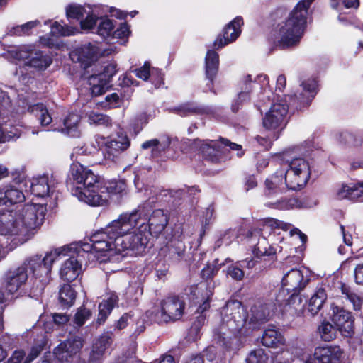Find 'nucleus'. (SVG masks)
<instances>
[{"instance_id": "f257e3e1", "label": "nucleus", "mask_w": 363, "mask_h": 363, "mask_svg": "<svg viewBox=\"0 0 363 363\" xmlns=\"http://www.w3.org/2000/svg\"><path fill=\"white\" fill-rule=\"evenodd\" d=\"M169 216L163 210H155L147 219L144 210L121 214L93 237L96 249L104 250L113 245L114 260L121 262L126 250L140 252L147 243L150 233L160 234L167 226Z\"/></svg>"}, {"instance_id": "f03ea898", "label": "nucleus", "mask_w": 363, "mask_h": 363, "mask_svg": "<svg viewBox=\"0 0 363 363\" xmlns=\"http://www.w3.org/2000/svg\"><path fill=\"white\" fill-rule=\"evenodd\" d=\"M269 314L266 304L255 305L247 314L241 302L228 301L220 311L221 324L214 330V340L226 349H235L240 345V338L267 320Z\"/></svg>"}, {"instance_id": "7ed1b4c3", "label": "nucleus", "mask_w": 363, "mask_h": 363, "mask_svg": "<svg viewBox=\"0 0 363 363\" xmlns=\"http://www.w3.org/2000/svg\"><path fill=\"white\" fill-rule=\"evenodd\" d=\"M71 175L72 195L91 206L106 205L113 195L123 192L125 188L122 181H101L99 176L80 164L72 167Z\"/></svg>"}, {"instance_id": "20e7f679", "label": "nucleus", "mask_w": 363, "mask_h": 363, "mask_svg": "<svg viewBox=\"0 0 363 363\" xmlns=\"http://www.w3.org/2000/svg\"><path fill=\"white\" fill-rule=\"evenodd\" d=\"M46 208L30 203L16 206L0 213V235L12 238L17 243L29 240L43 224Z\"/></svg>"}, {"instance_id": "39448f33", "label": "nucleus", "mask_w": 363, "mask_h": 363, "mask_svg": "<svg viewBox=\"0 0 363 363\" xmlns=\"http://www.w3.org/2000/svg\"><path fill=\"white\" fill-rule=\"evenodd\" d=\"M98 232L91 236L90 242H81L78 245L61 247L65 250L57 257L54 262L61 256H69L60 268V275L62 279L67 281L74 280L82 272V258L85 257L88 259L89 262H94V261H98L100 263L104 262L106 264L104 269L118 270L117 267L111 269L108 267V264L111 262H119L114 260L116 253L113 245H111L106 249L101 250L95 248L92 238Z\"/></svg>"}, {"instance_id": "423d86ee", "label": "nucleus", "mask_w": 363, "mask_h": 363, "mask_svg": "<svg viewBox=\"0 0 363 363\" xmlns=\"http://www.w3.org/2000/svg\"><path fill=\"white\" fill-rule=\"evenodd\" d=\"M315 0H300L290 11L284 21L277 26V39L279 45L289 48L298 45L307 25L308 9ZM333 7L341 2L346 8H357L359 0H330Z\"/></svg>"}, {"instance_id": "0eeeda50", "label": "nucleus", "mask_w": 363, "mask_h": 363, "mask_svg": "<svg viewBox=\"0 0 363 363\" xmlns=\"http://www.w3.org/2000/svg\"><path fill=\"white\" fill-rule=\"evenodd\" d=\"M65 249L57 248L47 253L43 259L36 255L26 259L21 266L6 272L4 286L6 293L14 295L21 289L28 279V272L40 281L45 283L49 280L52 265L57 257Z\"/></svg>"}, {"instance_id": "6e6552de", "label": "nucleus", "mask_w": 363, "mask_h": 363, "mask_svg": "<svg viewBox=\"0 0 363 363\" xmlns=\"http://www.w3.org/2000/svg\"><path fill=\"white\" fill-rule=\"evenodd\" d=\"M285 179L289 189L300 190L311 178L312 164L310 160L303 157H296L284 164Z\"/></svg>"}, {"instance_id": "1a4fd4ad", "label": "nucleus", "mask_w": 363, "mask_h": 363, "mask_svg": "<svg viewBox=\"0 0 363 363\" xmlns=\"http://www.w3.org/2000/svg\"><path fill=\"white\" fill-rule=\"evenodd\" d=\"M185 310V303L179 296L168 297L160 303V308L148 311L146 315L151 321L158 323L176 321L182 318Z\"/></svg>"}, {"instance_id": "9d476101", "label": "nucleus", "mask_w": 363, "mask_h": 363, "mask_svg": "<svg viewBox=\"0 0 363 363\" xmlns=\"http://www.w3.org/2000/svg\"><path fill=\"white\" fill-rule=\"evenodd\" d=\"M199 151L203 156L213 162H217L220 160V155L229 147L230 150L238 151L237 155L241 157L244 152L242 147L236 143H230L228 140L222 138L220 141L203 140L199 141Z\"/></svg>"}, {"instance_id": "9b49d317", "label": "nucleus", "mask_w": 363, "mask_h": 363, "mask_svg": "<svg viewBox=\"0 0 363 363\" xmlns=\"http://www.w3.org/2000/svg\"><path fill=\"white\" fill-rule=\"evenodd\" d=\"M311 272L305 267L293 268L286 272L282 279V290L291 292V297L306 287L311 279Z\"/></svg>"}, {"instance_id": "f8f14e48", "label": "nucleus", "mask_w": 363, "mask_h": 363, "mask_svg": "<svg viewBox=\"0 0 363 363\" xmlns=\"http://www.w3.org/2000/svg\"><path fill=\"white\" fill-rule=\"evenodd\" d=\"M96 142L99 147L104 146V157L108 160H113L130 145L128 138L123 133H119L111 138L97 137Z\"/></svg>"}, {"instance_id": "ddd939ff", "label": "nucleus", "mask_w": 363, "mask_h": 363, "mask_svg": "<svg viewBox=\"0 0 363 363\" xmlns=\"http://www.w3.org/2000/svg\"><path fill=\"white\" fill-rule=\"evenodd\" d=\"M10 52L14 59L25 60L26 65L35 68L46 69L52 63V59L49 56L43 55L30 46L13 48Z\"/></svg>"}, {"instance_id": "4468645a", "label": "nucleus", "mask_w": 363, "mask_h": 363, "mask_svg": "<svg viewBox=\"0 0 363 363\" xmlns=\"http://www.w3.org/2000/svg\"><path fill=\"white\" fill-rule=\"evenodd\" d=\"M289 105L283 99H277L272 103L269 110L263 118V125L269 130L282 128L286 123Z\"/></svg>"}, {"instance_id": "2eb2a0df", "label": "nucleus", "mask_w": 363, "mask_h": 363, "mask_svg": "<svg viewBox=\"0 0 363 363\" xmlns=\"http://www.w3.org/2000/svg\"><path fill=\"white\" fill-rule=\"evenodd\" d=\"M103 55L98 43H88L77 48L70 53L74 62H79L84 69L91 66Z\"/></svg>"}, {"instance_id": "dca6fc26", "label": "nucleus", "mask_w": 363, "mask_h": 363, "mask_svg": "<svg viewBox=\"0 0 363 363\" xmlns=\"http://www.w3.org/2000/svg\"><path fill=\"white\" fill-rule=\"evenodd\" d=\"M190 299L199 305V313H203L210 307V301L213 296V287L207 281L191 286L188 289Z\"/></svg>"}, {"instance_id": "f3484780", "label": "nucleus", "mask_w": 363, "mask_h": 363, "mask_svg": "<svg viewBox=\"0 0 363 363\" xmlns=\"http://www.w3.org/2000/svg\"><path fill=\"white\" fill-rule=\"evenodd\" d=\"M330 319L337 329L344 336H350L354 329V318L351 313L343 308L331 304Z\"/></svg>"}, {"instance_id": "a211bd4d", "label": "nucleus", "mask_w": 363, "mask_h": 363, "mask_svg": "<svg viewBox=\"0 0 363 363\" xmlns=\"http://www.w3.org/2000/svg\"><path fill=\"white\" fill-rule=\"evenodd\" d=\"M341 356V350L337 346H320L315 349L313 359L305 363H340Z\"/></svg>"}, {"instance_id": "6ab92c4d", "label": "nucleus", "mask_w": 363, "mask_h": 363, "mask_svg": "<svg viewBox=\"0 0 363 363\" xmlns=\"http://www.w3.org/2000/svg\"><path fill=\"white\" fill-rule=\"evenodd\" d=\"M317 204L315 199L303 197L301 199L296 198H280L276 201H268L266 205L276 209L289 210L292 208H311Z\"/></svg>"}, {"instance_id": "aec40b11", "label": "nucleus", "mask_w": 363, "mask_h": 363, "mask_svg": "<svg viewBox=\"0 0 363 363\" xmlns=\"http://www.w3.org/2000/svg\"><path fill=\"white\" fill-rule=\"evenodd\" d=\"M243 24L242 18H235L223 30V37L218 36L214 41V47L219 49L235 41L241 33V26Z\"/></svg>"}, {"instance_id": "412c9836", "label": "nucleus", "mask_w": 363, "mask_h": 363, "mask_svg": "<svg viewBox=\"0 0 363 363\" xmlns=\"http://www.w3.org/2000/svg\"><path fill=\"white\" fill-rule=\"evenodd\" d=\"M238 87L240 91L232 104L233 111H237L244 104H247L250 101V93L252 88L251 75L243 74L240 77L238 82Z\"/></svg>"}, {"instance_id": "4be33fe9", "label": "nucleus", "mask_w": 363, "mask_h": 363, "mask_svg": "<svg viewBox=\"0 0 363 363\" xmlns=\"http://www.w3.org/2000/svg\"><path fill=\"white\" fill-rule=\"evenodd\" d=\"M177 143V138L162 135L158 139L155 138L144 142L141 147L144 150L151 149L152 156L156 157L165 152L170 146L174 147Z\"/></svg>"}, {"instance_id": "5701e85b", "label": "nucleus", "mask_w": 363, "mask_h": 363, "mask_svg": "<svg viewBox=\"0 0 363 363\" xmlns=\"http://www.w3.org/2000/svg\"><path fill=\"white\" fill-rule=\"evenodd\" d=\"M135 325L134 333L139 335L145 330L144 320L135 313L130 312L125 313L116 322L115 329L121 330L125 329L129 325Z\"/></svg>"}, {"instance_id": "b1692460", "label": "nucleus", "mask_w": 363, "mask_h": 363, "mask_svg": "<svg viewBox=\"0 0 363 363\" xmlns=\"http://www.w3.org/2000/svg\"><path fill=\"white\" fill-rule=\"evenodd\" d=\"M285 169L284 167L277 171L275 174L269 177L266 180V187L267 189V194L270 195L273 192L279 193L289 189L285 179Z\"/></svg>"}, {"instance_id": "393cba45", "label": "nucleus", "mask_w": 363, "mask_h": 363, "mask_svg": "<svg viewBox=\"0 0 363 363\" xmlns=\"http://www.w3.org/2000/svg\"><path fill=\"white\" fill-rule=\"evenodd\" d=\"M286 340L283 335L275 328L264 330L262 336V344L267 347L283 348Z\"/></svg>"}, {"instance_id": "a878e982", "label": "nucleus", "mask_w": 363, "mask_h": 363, "mask_svg": "<svg viewBox=\"0 0 363 363\" xmlns=\"http://www.w3.org/2000/svg\"><path fill=\"white\" fill-rule=\"evenodd\" d=\"M317 82L314 79H308L302 82L298 95H295L296 100L301 105H308L316 94Z\"/></svg>"}, {"instance_id": "bb28decb", "label": "nucleus", "mask_w": 363, "mask_h": 363, "mask_svg": "<svg viewBox=\"0 0 363 363\" xmlns=\"http://www.w3.org/2000/svg\"><path fill=\"white\" fill-rule=\"evenodd\" d=\"M336 196L339 199H348L356 200L363 196V182L356 184H342L336 190Z\"/></svg>"}, {"instance_id": "cd10ccee", "label": "nucleus", "mask_w": 363, "mask_h": 363, "mask_svg": "<svg viewBox=\"0 0 363 363\" xmlns=\"http://www.w3.org/2000/svg\"><path fill=\"white\" fill-rule=\"evenodd\" d=\"M87 83L92 96H96L105 93L108 88L109 82L102 74H93L87 78Z\"/></svg>"}, {"instance_id": "c85d7f7f", "label": "nucleus", "mask_w": 363, "mask_h": 363, "mask_svg": "<svg viewBox=\"0 0 363 363\" xmlns=\"http://www.w3.org/2000/svg\"><path fill=\"white\" fill-rule=\"evenodd\" d=\"M30 189L32 194L36 197L45 198L49 196L52 191L49 177L44 175L33 179L30 184Z\"/></svg>"}, {"instance_id": "c756f323", "label": "nucleus", "mask_w": 363, "mask_h": 363, "mask_svg": "<svg viewBox=\"0 0 363 363\" xmlns=\"http://www.w3.org/2000/svg\"><path fill=\"white\" fill-rule=\"evenodd\" d=\"M111 344V338L108 335L101 336L94 343L88 363H101V358L106 348Z\"/></svg>"}, {"instance_id": "7c9ffc66", "label": "nucleus", "mask_w": 363, "mask_h": 363, "mask_svg": "<svg viewBox=\"0 0 363 363\" xmlns=\"http://www.w3.org/2000/svg\"><path fill=\"white\" fill-rule=\"evenodd\" d=\"M118 301V296L111 293L107 298H104L99 305V315L97 321L99 324L104 323L111 313L114 306Z\"/></svg>"}, {"instance_id": "2f4dec72", "label": "nucleus", "mask_w": 363, "mask_h": 363, "mask_svg": "<svg viewBox=\"0 0 363 363\" xmlns=\"http://www.w3.org/2000/svg\"><path fill=\"white\" fill-rule=\"evenodd\" d=\"M328 296L323 288L317 289L308 301V311L312 315H316L323 308Z\"/></svg>"}, {"instance_id": "473e14b6", "label": "nucleus", "mask_w": 363, "mask_h": 363, "mask_svg": "<svg viewBox=\"0 0 363 363\" xmlns=\"http://www.w3.org/2000/svg\"><path fill=\"white\" fill-rule=\"evenodd\" d=\"M79 121V115L74 113H69L64 119V128L59 130L62 133L68 135L71 137H77L79 135V131L78 128Z\"/></svg>"}, {"instance_id": "72a5a7b5", "label": "nucleus", "mask_w": 363, "mask_h": 363, "mask_svg": "<svg viewBox=\"0 0 363 363\" xmlns=\"http://www.w3.org/2000/svg\"><path fill=\"white\" fill-rule=\"evenodd\" d=\"M6 113L1 118V130L2 132V143L18 138L21 135V130L13 125L10 120L4 121Z\"/></svg>"}, {"instance_id": "f704fd0d", "label": "nucleus", "mask_w": 363, "mask_h": 363, "mask_svg": "<svg viewBox=\"0 0 363 363\" xmlns=\"http://www.w3.org/2000/svg\"><path fill=\"white\" fill-rule=\"evenodd\" d=\"M28 110L38 118L40 125L43 127L48 126L52 121L48 110L43 104L38 103L29 106Z\"/></svg>"}, {"instance_id": "c9c22d12", "label": "nucleus", "mask_w": 363, "mask_h": 363, "mask_svg": "<svg viewBox=\"0 0 363 363\" xmlns=\"http://www.w3.org/2000/svg\"><path fill=\"white\" fill-rule=\"evenodd\" d=\"M205 61L206 76L212 82L218 69V54L213 50H208L206 53Z\"/></svg>"}, {"instance_id": "e433bc0d", "label": "nucleus", "mask_w": 363, "mask_h": 363, "mask_svg": "<svg viewBox=\"0 0 363 363\" xmlns=\"http://www.w3.org/2000/svg\"><path fill=\"white\" fill-rule=\"evenodd\" d=\"M277 252V249L273 246L269 245L267 240L264 237L259 238L257 245L252 250L254 256L259 259L264 256H274Z\"/></svg>"}, {"instance_id": "4c0bfd02", "label": "nucleus", "mask_w": 363, "mask_h": 363, "mask_svg": "<svg viewBox=\"0 0 363 363\" xmlns=\"http://www.w3.org/2000/svg\"><path fill=\"white\" fill-rule=\"evenodd\" d=\"M76 291L69 284H64L59 292L60 303L62 306H72L76 299Z\"/></svg>"}, {"instance_id": "58836bf2", "label": "nucleus", "mask_w": 363, "mask_h": 363, "mask_svg": "<svg viewBox=\"0 0 363 363\" xmlns=\"http://www.w3.org/2000/svg\"><path fill=\"white\" fill-rule=\"evenodd\" d=\"M23 193L11 185L5 186V205L15 204L23 201Z\"/></svg>"}, {"instance_id": "ea45409f", "label": "nucleus", "mask_w": 363, "mask_h": 363, "mask_svg": "<svg viewBox=\"0 0 363 363\" xmlns=\"http://www.w3.org/2000/svg\"><path fill=\"white\" fill-rule=\"evenodd\" d=\"M290 228L291 225L289 223L272 218H269L263 221L262 230L264 231V233H270L271 231H274V233H276V230H278L287 231L288 230L290 229Z\"/></svg>"}, {"instance_id": "a19ab883", "label": "nucleus", "mask_w": 363, "mask_h": 363, "mask_svg": "<svg viewBox=\"0 0 363 363\" xmlns=\"http://www.w3.org/2000/svg\"><path fill=\"white\" fill-rule=\"evenodd\" d=\"M84 114L85 117L87 118V121L89 124L104 125L106 127L111 125V118L102 113L91 110L86 111Z\"/></svg>"}, {"instance_id": "79ce46f5", "label": "nucleus", "mask_w": 363, "mask_h": 363, "mask_svg": "<svg viewBox=\"0 0 363 363\" xmlns=\"http://www.w3.org/2000/svg\"><path fill=\"white\" fill-rule=\"evenodd\" d=\"M319 334L323 341L329 342L336 337V330L328 321H323L318 327Z\"/></svg>"}, {"instance_id": "37998d69", "label": "nucleus", "mask_w": 363, "mask_h": 363, "mask_svg": "<svg viewBox=\"0 0 363 363\" xmlns=\"http://www.w3.org/2000/svg\"><path fill=\"white\" fill-rule=\"evenodd\" d=\"M88 10L84 6L77 4H70L66 7V15L68 18L81 20Z\"/></svg>"}, {"instance_id": "c03bdc74", "label": "nucleus", "mask_w": 363, "mask_h": 363, "mask_svg": "<svg viewBox=\"0 0 363 363\" xmlns=\"http://www.w3.org/2000/svg\"><path fill=\"white\" fill-rule=\"evenodd\" d=\"M115 27L114 22L107 18L100 19L97 33L102 38L108 37Z\"/></svg>"}, {"instance_id": "a18cd8bd", "label": "nucleus", "mask_w": 363, "mask_h": 363, "mask_svg": "<svg viewBox=\"0 0 363 363\" xmlns=\"http://www.w3.org/2000/svg\"><path fill=\"white\" fill-rule=\"evenodd\" d=\"M341 291L346 298L352 303L354 310H359L362 303V299L355 293L352 292L346 285L342 284Z\"/></svg>"}, {"instance_id": "49530a36", "label": "nucleus", "mask_w": 363, "mask_h": 363, "mask_svg": "<svg viewBox=\"0 0 363 363\" xmlns=\"http://www.w3.org/2000/svg\"><path fill=\"white\" fill-rule=\"evenodd\" d=\"M268 356L263 349L252 351L246 359V363H267Z\"/></svg>"}, {"instance_id": "de8ad7c7", "label": "nucleus", "mask_w": 363, "mask_h": 363, "mask_svg": "<svg viewBox=\"0 0 363 363\" xmlns=\"http://www.w3.org/2000/svg\"><path fill=\"white\" fill-rule=\"evenodd\" d=\"M75 30L73 28L62 26L57 22H55L51 26L50 33L56 36H69L75 33Z\"/></svg>"}, {"instance_id": "09e8293b", "label": "nucleus", "mask_w": 363, "mask_h": 363, "mask_svg": "<svg viewBox=\"0 0 363 363\" xmlns=\"http://www.w3.org/2000/svg\"><path fill=\"white\" fill-rule=\"evenodd\" d=\"M91 315V312L90 310L84 307L79 308L76 312L73 319L75 327L79 328L82 326L86 321L90 318Z\"/></svg>"}, {"instance_id": "8fccbe9b", "label": "nucleus", "mask_w": 363, "mask_h": 363, "mask_svg": "<svg viewBox=\"0 0 363 363\" xmlns=\"http://www.w3.org/2000/svg\"><path fill=\"white\" fill-rule=\"evenodd\" d=\"M86 18L81 19L80 26L81 28L86 30H91L96 25L98 18L96 15L88 10L87 13L85 14Z\"/></svg>"}, {"instance_id": "3c124183", "label": "nucleus", "mask_w": 363, "mask_h": 363, "mask_svg": "<svg viewBox=\"0 0 363 363\" xmlns=\"http://www.w3.org/2000/svg\"><path fill=\"white\" fill-rule=\"evenodd\" d=\"M152 68L148 62H145L142 67L135 69L132 72L138 78L147 81L152 74Z\"/></svg>"}, {"instance_id": "603ef678", "label": "nucleus", "mask_w": 363, "mask_h": 363, "mask_svg": "<svg viewBox=\"0 0 363 363\" xmlns=\"http://www.w3.org/2000/svg\"><path fill=\"white\" fill-rule=\"evenodd\" d=\"M216 352L215 347L213 346L208 347L203 352L202 356H196L187 363H203L204 357L209 361H212L216 357Z\"/></svg>"}, {"instance_id": "864d4df0", "label": "nucleus", "mask_w": 363, "mask_h": 363, "mask_svg": "<svg viewBox=\"0 0 363 363\" xmlns=\"http://www.w3.org/2000/svg\"><path fill=\"white\" fill-rule=\"evenodd\" d=\"M40 23L39 21H32L27 22L21 26L13 28V34L21 35L29 34L30 30L36 27Z\"/></svg>"}, {"instance_id": "5fc2aeb1", "label": "nucleus", "mask_w": 363, "mask_h": 363, "mask_svg": "<svg viewBox=\"0 0 363 363\" xmlns=\"http://www.w3.org/2000/svg\"><path fill=\"white\" fill-rule=\"evenodd\" d=\"M149 80L155 88H160L164 83L163 76L160 70L155 67L152 68V74Z\"/></svg>"}, {"instance_id": "6e6d98bb", "label": "nucleus", "mask_w": 363, "mask_h": 363, "mask_svg": "<svg viewBox=\"0 0 363 363\" xmlns=\"http://www.w3.org/2000/svg\"><path fill=\"white\" fill-rule=\"evenodd\" d=\"M119 102V96L117 93H113L106 96L105 101L101 103V106L106 108L116 107Z\"/></svg>"}, {"instance_id": "4d7b16f0", "label": "nucleus", "mask_w": 363, "mask_h": 363, "mask_svg": "<svg viewBox=\"0 0 363 363\" xmlns=\"http://www.w3.org/2000/svg\"><path fill=\"white\" fill-rule=\"evenodd\" d=\"M26 353L23 350H16L5 363H25Z\"/></svg>"}, {"instance_id": "13d9d810", "label": "nucleus", "mask_w": 363, "mask_h": 363, "mask_svg": "<svg viewBox=\"0 0 363 363\" xmlns=\"http://www.w3.org/2000/svg\"><path fill=\"white\" fill-rule=\"evenodd\" d=\"M95 148L91 147L89 148L86 145H82V146H77L75 147L73 149V151L71 155V158L72 160H77V157L79 155H89L92 152V150H94Z\"/></svg>"}, {"instance_id": "bf43d9fd", "label": "nucleus", "mask_w": 363, "mask_h": 363, "mask_svg": "<svg viewBox=\"0 0 363 363\" xmlns=\"http://www.w3.org/2000/svg\"><path fill=\"white\" fill-rule=\"evenodd\" d=\"M98 72L106 77V80L109 82L110 79L117 72V65L115 63H109Z\"/></svg>"}, {"instance_id": "052dcab7", "label": "nucleus", "mask_w": 363, "mask_h": 363, "mask_svg": "<svg viewBox=\"0 0 363 363\" xmlns=\"http://www.w3.org/2000/svg\"><path fill=\"white\" fill-rule=\"evenodd\" d=\"M199 108L194 104L188 103L181 105L178 111L181 116H187L191 113H197L199 111Z\"/></svg>"}, {"instance_id": "680f3d73", "label": "nucleus", "mask_w": 363, "mask_h": 363, "mask_svg": "<svg viewBox=\"0 0 363 363\" xmlns=\"http://www.w3.org/2000/svg\"><path fill=\"white\" fill-rule=\"evenodd\" d=\"M222 264H215L213 265H208L201 271L202 277L204 279L212 278L218 271Z\"/></svg>"}, {"instance_id": "e2e57ef3", "label": "nucleus", "mask_w": 363, "mask_h": 363, "mask_svg": "<svg viewBox=\"0 0 363 363\" xmlns=\"http://www.w3.org/2000/svg\"><path fill=\"white\" fill-rule=\"evenodd\" d=\"M130 33L129 27L127 23H123L113 33V38L123 39L127 38Z\"/></svg>"}, {"instance_id": "0e129e2a", "label": "nucleus", "mask_w": 363, "mask_h": 363, "mask_svg": "<svg viewBox=\"0 0 363 363\" xmlns=\"http://www.w3.org/2000/svg\"><path fill=\"white\" fill-rule=\"evenodd\" d=\"M173 238L175 240L178 241V246L176 253L177 257L179 258L183 255L184 253V245L182 242V231L180 226L177 227L176 233L173 235Z\"/></svg>"}, {"instance_id": "69168bd1", "label": "nucleus", "mask_w": 363, "mask_h": 363, "mask_svg": "<svg viewBox=\"0 0 363 363\" xmlns=\"http://www.w3.org/2000/svg\"><path fill=\"white\" fill-rule=\"evenodd\" d=\"M43 345L42 343L32 347L30 352L26 357L25 363H31L43 350Z\"/></svg>"}, {"instance_id": "338daca9", "label": "nucleus", "mask_w": 363, "mask_h": 363, "mask_svg": "<svg viewBox=\"0 0 363 363\" xmlns=\"http://www.w3.org/2000/svg\"><path fill=\"white\" fill-rule=\"evenodd\" d=\"M227 274L235 280H241L244 277V272L242 269L235 265L229 267L227 270Z\"/></svg>"}, {"instance_id": "774afa93", "label": "nucleus", "mask_w": 363, "mask_h": 363, "mask_svg": "<svg viewBox=\"0 0 363 363\" xmlns=\"http://www.w3.org/2000/svg\"><path fill=\"white\" fill-rule=\"evenodd\" d=\"M52 320L57 325L61 326L69 320V316L66 313H54L52 314Z\"/></svg>"}]
</instances>
